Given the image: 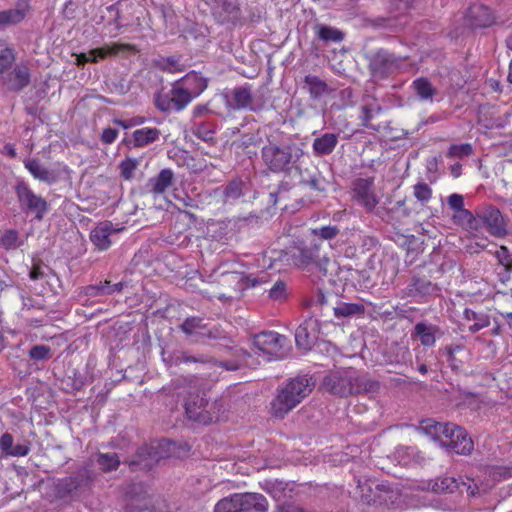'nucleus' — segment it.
Segmentation results:
<instances>
[{"label":"nucleus","instance_id":"obj_1","mask_svg":"<svg viewBox=\"0 0 512 512\" xmlns=\"http://www.w3.org/2000/svg\"><path fill=\"white\" fill-rule=\"evenodd\" d=\"M314 386L312 377L297 376L290 379L277 389L271 402V414L280 419L284 418L312 392Z\"/></svg>","mask_w":512,"mask_h":512},{"label":"nucleus","instance_id":"obj_2","mask_svg":"<svg viewBox=\"0 0 512 512\" xmlns=\"http://www.w3.org/2000/svg\"><path fill=\"white\" fill-rule=\"evenodd\" d=\"M31 81L29 67L24 63H16L15 51L12 48L0 50V88L8 93H20Z\"/></svg>","mask_w":512,"mask_h":512},{"label":"nucleus","instance_id":"obj_3","mask_svg":"<svg viewBox=\"0 0 512 512\" xmlns=\"http://www.w3.org/2000/svg\"><path fill=\"white\" fill-rule=\"evenodd\" d=\"M304 151L296 144L278 145L268 141L261 149L263 164L272 173H290L298 169Z\"/></svg>","mask_w":512,"mask_h":512},{"label":"nucleus","instance_id":"obj_4","mask_svg":"<svg viewBox=\"0 0 512 512\" xmlns=\"http://www.w3.org/2000/svg\"><path fill=\"white\" fill-rule=\"evenodd\" d=\"M320 250L321 244L314 242L310 246L291 247L289 251L285 252L284 257H286V261L289 264L292 263L302 268L315 266L319 271L326 274L330 260L325 255H321Z\"/></svg>","mask_w":512,"mask_h":512},{"label":"nucleus","instance_id":"obj_5","mask_svg":"<svg viewBox=\"0 0 512 512\" xmlns=\"http://www.w3.org/2000/svg\"><path fill=\"white\" fill-rule=\"evenodd\" d=\"M357 370L353 368L330 371L322 381V388L327 392L340 397L355 394L357 386Z\"/></svg>","mask_w":512,"mask_h":512},{"label":"nucleus","instance_id":"obj_6","mask_svg":"<svg viewBox=\"0 0 512 512\" xmlns=\"http://www.w3.org/2000/svg\"><path fill=\"white\" fill-rule=\"evenodd\" d=\"M175 449L176 443L174 441L168 439L152 441L138 449L137 459L132 461L131 465H140L144 469H150L161 459L170 457Z\"/></svg>","mask_w":512,"mask_h":512},{"label":"nucleus","instance_id":"obj_7","mask_svg":"<svg viewBox=\"0 0 512 512\" xmlns=\"http://www.w3.org/2000/svg\"><path fill=\"white\" fill-rule=\"evenodd\" d=\"M14 191L21 210L34 214L35 219L41 221L49 210L46 199L36 194L24 180L17 181Z\"/></svg>","mask_w":512,"mask_h":512},{"label":"nucleus","instance_id":"obj_8","mask_svg":"<svg viewBox=\"0 0 512 512\" xmlns=\"http://www.w3.org/2000/svg\"><path fill=\"white\" fill-rule=\"evenodd\" d=\"M249 354L243 349H234L233 350V358L225 361H216L212 357H207L204 355L192 356L187 352H180L174 356V364L179 365L181 363H209L213 367H219L226 371H236L240 369L242 366L247 365V358Z\"/></svg>","mask_w":512,"mask_h":512},{"label":"nucleus","instance_id":"obj_9","mask_svg":"<svg viewBox=\"0 0 512 512\" xmlns=\"http://www.w3.org/2000/svg\"><path fill=\"white\" fill-rule=\"evenodd\" d=\"M194 98L177 81L172 84L168 92L155 95V106L161 112H180L184 110Z\"/></svg>","mask_w":512,"mask_h":512},{"label":"nucleus","instance_id":"obj_10","mask_svg":"<svg viewBox=\"0 0 512 512\" xmlns=\"http://www.w3.org/2000/svg\"><path fill=\"white\" fill-rule=\"evenodd\" d=\"M223 405L221 402L215 401L208 403L203 398L197 401L187 402L185 405L187 416L198 423L207 425L217 421L220 417Z\"/></svg>","mask_w":512,"mask_h":512},{"label":"nucleus","instance_id":"obj_11","mask_svg":"<svg viewBox=\"0 0 512 512\" xmlns=\"http://www.w3.org/2000/svg\"><path fill=\"white\" fill-rule=\"evenodd\" d=\"M286 342L285 336L274 331L261 332L254 337L255 347L263 354L275 359H282L286 355Z\"/></svg>","mask_w":512,"mask_h":512},{"label":"nucleus","instance_id":"obj_12","mask_svg":"<svg viewBox=\"0 0 512 512\" xmlns=\"http://www.w3.org/2000/svg\"><path fill=\"white\" fill-rule=\"evenodd\" d=\"M211 13L217 23L236 26L242 20V11L237 0H213Z\"/></svg>","mask_w":512,"mask_h":512},{"label":"nucleus","instance_id":"obj_13","mask_svg":"<svg viewBox=\"0 0 512 512\" xmlns=\"http://www.w3.org/2000/svg\"><path fill=\"white\" fill-rule=\"evenodd\" d=\"M124 52H137V49L132 44L111 43L100 48L90 50L88 53H80L76 55V64L84 66L86 63H96L100 59H105L107 56H116Z\"/></svg>","mask_w":512,"mask_h":512},{"label":"nucleus","instance_id":"obj_14","mask_svg":"<svg viewBox=\"0 0 512 512\" xmlns=\"http://www.w3.org/2000/svg\"><path fill=\"white\" fill-rule=\"evenodd\" d=\"M352 198L366 211H373L379 202L375 194L374 178L371 177L356 179L353 182Z\"/></svg>","mask_w":512,"mask_h":512},{"label":"nucleus","instance_id":"obj_15","mask_svg":"<svg viewBox=\"0 0 512 512\" xmlns=\"http://www.w3.org/2000/svg\"><path fill=\"white\" fill-rule=\"evenodd\" d=\"M441 444L461 455H469L474 447L467 432L453 423H450L447 434L441 439Z\"/></svg>","mask_w":512,"mask_h":512},{"label":"nucleus","instance_id":"obj_16","mask_svg":"<svg viewBox=\"0 0 512 512\" xmlns=\"http://www.w3.org/2000/svg\"><path fill=\"white\" fill-rule=\"evenodd\" d=\"M401 62V58L386 50H379L371 58L369 67L374 77L385 78L399 69Z\"/></svg>","mask_w":512,"mask_h":512},{"label":"nucleus","instance_id":"obj_17","mask_svg":"<svg viewBox=\"0 0 512 512\" xmlns=\"http://www.w3.org/2000/svg\"><path fill=\"white\" fill-rule=\"evenodd\" d=\"M320 322L313 317L305 319L296 329L295 341L298 348L310 350L318 340Z\"/></svg>","mask_w":512,"mask_h":512},{"label":"nucleus","instance_id":"obj_18","mask_svg":"<svg viewBox=\"0 0 512 512\" xmlns=\"http://www.w3.org/2000/svg\"><path fill=\"white\" fill-rule=\"evenodd\" d=\"M483 226L494 237L503 238L508 234L507 222L501 211L492 205L481 208Z\"/></svg>","mask_w":512,"mask_h":512},{"label":"nucleus","instance_id":"obj_19","mask_svg":"<svg viewBox=\"0 0 512 512\" xmlns=\"http://www.w3.org/2000/svg\"><path fill=\"white\" fill-rule=\"evenodd\" d=\"M496 21L492 10L483 4L471 5L465 15V23L472 29L487 28Z\"/></svg>","mask_w":512,"mask_h":512},{"label":"nucleus","instance_id":"obj_20","mask_svg":"<svg viewBox=\"0 0 512 512\" xmlns=\"http://www.w3.org/2000/svg\"><path fill=\"white\" fill-rule=\"evenodd\" d=\"M240 512H268V501L260 493H236Z\"/></svg>","mask_w":512,"mask_h":512},{"label":"nucleus","instance_id":"obj_21","mask_svg":"<svg viewBox=\"0 0 512 512\" xmlns=\"http://www.w3.org/2000/svg\"><path fill=\"white\" fill-rule=\"evenodd\" d=\"M121 229L115 228L110 221L100 222L90 233L92 243L99 250H106L111 245V236Z\"/></svg>","mask_w":512,"mask_h":512},{"label":"nucleus","instance_id":"obj_22","mask_svg":"<svg viewBox=\"0 0 512 512\" xmlns=\"http://www.w3.org/2000/svg\"><path fill=\"white\" fill-rule=\"evenodd\" d=\"M24 166L35 179L41 182L52 185L58 181V173L46 168L36 158L26 159Z\"/></svg>","mask_w":512,"mask_h":512},{"label":"nucleus","instance_id":"obj_23","mask_svg":"<svg viewBox=\"0 0 512 512\" xmlns=\"http://www.w3.org/2000/svg\"><path fill=\"white\" fill-rule=\"evenodd\" d=\"M469 483L462 481L460 478L456 479L454 477H444L435 483V489L440 492H448L452 493L454 491H459L463 493L467 492L468 495L474 496L476 494L477 486L474 485L472 487V480H469Z\"/></svg>","mask_w":512,"mask_h":512},{"label":"nucleus","instance_id":"obj_24","mask_svg":"<svg viewBox=\"0 0 512 512\" xmlns=\"http://www.w3.org/2000/svg\"><path fill=\"white\" fill-rule=\"evenodd\" d=\"M124 288L123 282L112 283L109 280L100 281L97 284L88 285L82 288L81 293L87 297L108 296L114 293L122 292Z\"/></svg>","mask_w":512,"mask_h":512},{"label":"nucleus","instance_id":"obj_25","mask_svg":"<svg viewBox=\"0 0 512 512\" xmlns=\"http://www.w3.org/2000/svg\"><path fill=\"white\" fill-rule=\"evenodd\" d=\"M339 136L335 133H324L316 137L312 143L313 154L316 157L330 155L338 144Z\"/></svg>","mask_w":512,"mask_h":512},{"label":"nucleus","instance_id":"obj_26","mask_svg":"<svg viewBox=\"0 0 512 512\" xmlns=\"http://www.w3.org/2000/svg\"><path fill=\"white\" fill-rule=\"evenodd\" d=\"M174 173L171 169H162L159 174L148 180L146 187L154 195L163 194L173 183Z\"/></svg>","mask_w":512,"mask_h":512},{"label":"nucleus","instance_id":"obj_27","mask_svg":"<svg viewBox=\"0 0 512 512\" xmlns=\"http://www.w3.org/2000/svg\"><path fill=\"white\" fill-rule=\"evenodd\" d=\"M436 290V286L426 278L413 277L411 282L404 290V294L408 297L423 298L432 294Z\"/></svg>","mask_w":512,"mask_h":512},{"label":"nucleus","instance_id":"obj_28","mask_svg":"<svg viewBox=\"0 0 512 512\" xmlns=\"http://www.w3.org/2000/svg\"><path fill=\"white\" fill-rule=\"evenodd\" d=\"M183 88L193 97H198L206 88L207 82L196 72H190L177 80Z\"/></svg>","mask_w":512,"mask_h":512},{"label":"nucleus","instance_id":"obj_29","mask_svg":"<svg viewBox=\"0 0 512 512\" xmlns=\"http://www.w3.org/2000/svg\"><path fill=\"white\" fill-rule=\"evenodd\" d=\"M0 449L6 456L22 457L28 455L30 447L28 444L13 445V436L10 433H4L0 437Z\"/></svg>","mask_w":512,"mask_h":512},{"label":"nucleus","instance_id":"obj_30","mask_svg":"<svg viewBox=\"0 0 512 512\" xmlns=\"http://www.w3.org/2000/svg\"><path fill=\"white\" fill-rule=\"evenodd\" d=\"M27 7V0H23V3L16 8L0 11V26L20 23L26 16Z\"/></svg>","mask_w":512,"mask_h":512},{"label":"nucleus","instance_id":"obj_31","mask_svg":"<svg viewBox=\"0 0 512 512\" xmlns=\"http://www.w3.org/2000/svg\"><path fill=\"white\" fill-rule=\"evenodd\" d=\"M439 332L437 326L424 322H419L414 327V334L419 337L421 344L427 347L434 346Z\"/></svg>","mask_w":512,"mask_h":512},{"label":"nucleus","instance_id":"obj_32","mask_svg":"<svg viewBox=\"0 0 512 512\" xmlns=\"http://www.w3.org/2000/svg\"><path fill=\"white\" fill-rule=\"evenodd\" d=\"M304 87L312 99H319L330 92L327 83L315 75L305 76Z\"/></svg>","mask_w":512,"mask_h":512},{"label":"nucleus","instance_id":"obj_33","mask_svg":"<svg viewBox=\"0 0 512 512\" xmlns=\"http://www.w3.org/2000/svg\"><path fill=\"white\" fill-rule=\"evenodd\" d=\"M450 423H441L433 419H426L420 422L419 429L433 439H443L447 434Z\"/></svg>","mask_w":512,"mask_h":512},{"label":"nucleus","instance_id":"obj_34","mask_svg":"<svg viewBox=\"0 0 512 512\" xmlns=\"http://www.w3.org/2000/svg\"><path fill=\"white\" fill-rule=\"evenodd\" d=\"M233 104L232 108L236 110L249 109L256 110L252 105V93L250 87L242 86L233 90Z\"/></svg>","mask_w":512,"mask_h":512},{"label":"nucleus","instance_id":"obj_35","mask_svg":"<svg viewBox=\"0 0 512 512\" xmlns=\"http://www.w3.org/2000/svg\"><path fill=\"white\" fill-rule=\"evenodd\" d=\"M439 353L446 358L449 366L453 370H459L462 367L463 356L465 355L463 346H447L443 350H440Z\"/></svg>","mask_w":512,"mask_h":512},{"label":"nucleus","instance_id":"obj_36","mask_svg":"<svg viewBox=\"0 0 512 512\" xmlns=\"http://www.w3.org/2000/svg\"><path fill=\"white\" fill-rule=\"evenodd\" d=\"M160 137V130L157 128L144 127L133 132L134 145L144 147L157 141Z\"/></svg>","mask_w":512,"mask_h":512},{"label":"nucleus","instance_id":"obj_37","mask_svg":"<svg viewBox=\"0 0 512 512\" xmlns=\"http://www.w3.org/2000/svg\"><path fill=\"white\" fill-rule=\"evenodd\" d=\"M180 329L188 336L202 338V335L205 334L206 324L203 322L202 318L189 317L183 321L180 325Z\"/></svg>","mask_w":512,"mask_h":512},{"label":"nucleus","instance_id":"obj_38","mask_svg":"<svg viewBox=\"0 0 512 512\" xmlns=\"http://www.w3.org/2000/svg\"><path fill=\"white\" fill-rule=\"evenodd\" d=\"M364 312L365 307L360 303L342 302L334 308V314L337 318H347L356 315H363Z\"/></svg>","mask_w":512,"mask_h":512},{"label":"nucleus","instance_id":"obj_39","mask_svg":"<svg viewBox=\"0 0 512 512\" xmlns=\"http://www.w3.org/2000/svg\"><path fill=\"white\" fill-rule=\"evenodd\" d=\"M316 34L323 42H341L344 39V33L334 27L327 25H317L315 27Z\"/></svg>","mask_w":512,"mask_h":512},{"label":"nucleus","instance_id":"obj_40","mask_svg":"<svg viewBox=\"0 0 512 512\" xmlns=\"http://www.w3.org/2000/svg\"><path fill=\"white\" fill-rule=\"evenodd\" d=\"M357 386V390H355V394L366 393V394H376L380 389V383L374 379L368 378L365 375L360 374L357 371V381L355 383Z\"/></svg>","mask_w":512,"mask_h":512},{"label":"nucleus","instance_id":"obj_41","mask_svg":"<svg viewBox=\"0 0 512 512\" xmlns=\"http://www.w3.org/2000/svg\"><path fill=\"white\" fill-rule=\"evenodd\" d=\"M464 316L467 320L474 321V323L469 326V331L472 333L478 332L490 325V319L486 314L476 313L471 309H465Z\"/></svg>","mask_w":512,"mask_h":512},{"label":"nucleus","instance_id":"obj_42","mask_svg":"<svg viewBox=\"0 0 512 512\" xmlns=\"http://www.w3.org/2000/svg\"><path fill=\"white\" fill-rule=\"evenodd\" d=\"M413 88L421 100H431L436 94V89L426 78H418L413 81Z\"/></svg>","mask_w":512,"mask_h":512},{"label":"nucleus","instance_id":"obj_43","mask_svg":"<svg viewBox=\"0 0 512 512\" xmlns=\"http://www.w3.org/2000/svg\"><path fill=\"white\" fill-rule=\"evenodd\" d=\"M191 130L193 135H195L198 139H201L205 142H210L214 139L215 129L212 123H194Z\"/></svg>","mask_w":512,"mask_h":512},{"label":"nucleus","instance_id":"obj_44","mask_svg":"<svg viewBox=\"0 0 512 512\" xmlns=\"http://www.w3.org/2000/svg\"><path fill=\"white\" fill-rule=\"evenodd\" d=\"M267 292L269 299L278 302L286 300L289 295L287 284L282 280H277Z\"/></svg>","mask_w":512,"mask_h":512},{"label":"nucleus","instance_id":"obj_45","mask_svg":"<svg viewBox=\"0 0 512 512\" xmlns=\"http://www.w3.org/2000/svg\"><path fill=\"white\" fill-rule=\"evenodd\" d=\"M97 462L100 468L105 472L116 470L120 464V460L116 453L99 454Z\"/></svg>","mask_w":512,"mask_h":512},{"label":"nucleus","instance_id":"obj_46","mask_svg":"<svg viewBox=\"0 0 512 512\" xmlns=\"http://www.w3.org/2000/svg\"><path fill=\"white\" fill-rule=\"evenodd\" d=\"M214 512H240L236 493L219 500L214 507Z\"/></svg>","mask_w":512,"mask_h":512},{"label":"nucleus","instance_id":"obj_47","mask_svg":"<svg viewBox=\"0 0 512 512\" xmlns=\"http://www.w3.org/2000/svg\"><path fill=\"white\" fill-rule=\"evenodd\" d=\"M288 484L282 481H267L264 486V490L269 493L275 500H280L282 497H286V489Z\"/></svg>","mask_w":512,"mask_h":512},{"label":"nucleus","instance_id":"obj_48","mask_svg":"<svg viewBox=\"0 0 512 512\" xmlns=\"http://www.w3.org/2000/svg\"><path fill=\"white\" fill-rule=\"evenodd\" d=\"M312 234L320 240H333L340 234V229L336 225H326L311 230Z\"/></svg>","mask_w":512,"mask_h":512},{"label":"nucleus","instance_id":"obj_49","mask_svg":"<svg viewBox=\"0 0 512 512\" xmlns=\"http://www.w3.org/2000/svg\"><path fill=\"white\" fill-rule=\"evenodd\" d=\"M473 153V148L471 144L465 143V144H454L451 145L447 151V157L448 158H464L468 157Z\"/></svg>","mask_w":512,"mask_h":512},{"label":"nucleus","instance_id":"obj_50","mask_svg":"<svg viewBox=\"0 0 512 512\" xmlns=\"http://www.w3.org/2000/svg\"><path fill=\"white\" fill-rule=\"evenodd\" d=\"M0 246L6 250L16 249L20 246L19 234L16 230H7L0 238Z\"/></svg>","mask_w":512,"mask_h":512},{"label":"nucleus","instance_id":"obj_51","mask_svg":"<svg viewBox=\"0 0 512 512\" xmlns=\"http://www.w3.org/2000/svg\"><path fill=\"white\" fill-rule=\"evenodd\" d=\"M139 166V160L133 158H127L123 160L119 167L121 170V176L125 180H130L134 177V172Z\"/></svg>","mask_w":512,"mask_h":512},{"label":"nucleus","instance_id":"obj_52","mask_svg":"<svg viewBox=\"0 0 512 512\" xmlns=\"http://www.w3.org/2000/svg\"><path fill=\"white\" fill-rule=\"evenodd\" d=\"M414 196L422 204L427 203L432 198V189L425 182H419L414 185Z\"/></svg>","mask_w":512,"mask_h":512},{"label":"nucleus","instance_id":"obj_53","mask_svg":"<svg viewBox=\"0 0 512 512\" xmlns=\"http://www.w3.org/2000/svg\"><path fill=\"white\" fill-rule=\"evenodd\" d=\"M242 195V184L239 181L230 182L223 192L225 202H231Z\"/></svg>","mask_w":512,"mask_h":512},{"label":"nucleus","instance_id":"obj_54","mask_svg":"<svg viewBox=\"0 0 512 512\" xmlns=\"http://www.w3.org/2000/svg\"><path fill=\"white\" fill-rule=\"evenodd\" d=\"M29 357L35 361L47 360L51 357V348L47 345H35L29 350Z\"/></svg>","mask_w":512,"mask_h":512},{"label":"nucleus","instance_id":"obj_55","mask_svg":"<svg viewBox=\"0 0 512 512\" xmlns=\"http://www.w3.org/2000/svg\"><path fill=\"white\" fill-rule=\"evenodd\" d=\"M495 255L505 271L509 272L512 270V254L507 247L501 246Z\"/></svg>","mask_w":512,"mask_h":512},{"label":"nucleus","instance_id":"obj_56","mask_svg":"<svg viewBox=\"0 0 512 512\" xmlns=\"http://www.w3.org/2000/svg\"><path fill=\"white\" fill-rule=\"evenodd\" d=\"M483 227L482 212L481 209H479L476 214L472 213L471 217L468 219V222L463 228L471 233H476L479 232Z\"/></svg>","mask_w":512,"mask_h":512},{"label":"nucleus","instance_id":"obj_57","mask_svg":"<svg viewBox=\"0 0 512 512\" xmlns=\"http://www.w3.org/2000/svg\"><path fill=\"white\" fill-rule=\"evenodd\" d=\"M161 68L169 73L181 72L183 71L182 65L179 63V59L174 57H167L162 60Z\"/></svg>","mask_w":512,"mask_h":512},{"label":"nucleus","instance_id":"obj_58","mask_svg":"<svg viewBox=\"0 0 512 512\" xmlns=\"http://www.w3.org/2000/svg\"><path fill=\"white\" fill-rule=\"evenodd\" d=\"M380 111L379 106L364 105L361 107V120L365 127L369 126V121L373 118L374 114Z\"/></svg>","mask_w":512,"mask_h":512},{"label":"nucleus","instance_id":"obj_59","mask_svg":"<svg viewBox=\"0 0 512 512\" xmlns=\"http://www.w3.org/2000/svg\"><path fill=\"white\" fill-rule=\"evenodd\" d=\"M151 502L148 499V497L143 496L141 499H134L132 498L130 500V503L128 504V507L130 511H143L150 508Z\"/></svg>","mask_w":512,"mask_h":512},{"label":"nucleus","instance_id":"obj_60","mask_svg":"<svg viewBox=\"0 0 512 512\" xmlns=\"http://www.w3.org/2000/svg\"><path fill=\"white\" fill-rule=\"evenodd\" d=\"M472 212L462 208L461 210H458L454 212L452 215V221L454 224L461 226L462 228L465 226V224L468 222V219L471 217Z\"/></svg>","mask_w":512,"mask_h":512},{"label":"nucleus","instance_id":"obj_61","mask_svg":"<svg viewBox=\"0 0 512 512\" xmlns=\"http://www.w3.org/2000/svg\"><path fill=\"white\" fill-rule=\"evenodd\" d=\"M449 207L454 211L464 208V198L461 194L453 193L447 198Z\"/></svg>","mask_w":512,"mask_h":512},{"label":"nucleus","instance_id":"obj_62","mask_svg":"<svg viewBox=\"0 0 512 512\" xmlns=\"http://www.w3.org/2000/svg\"><path fill=\"white\" fill-rule=\"evenodd\" d=\"M202 338L218 340V339H225L226 335H225L224 331L221 330L219 327L213 326L211 328L206 327L205 334L202 335Z\"/></svg>","mask_w":512,"mask_h":512},{"label":"nucleus","instance_id":"obj_63","mask_svg":"<svg viewBox=\"0 0 512 512\" xmlns=\"http://www.w3.org/2000/svg\"><path fill=\"white\" fill-rule=\"evenodd\" d=\"M300 184L307 186L310 189L315 190V191H323L324 190V187L321 186L319 178L315 175L310 176L309 179L302 178L300 180Z\"/></svg>","mask_w":512,"mask_h":512},{"label":"nucleus","instance_id":"obj_64","mask_svg":"<svg viewBox=\"0 0 512 512\" xmlns=\"http://www.w3.org/2000/svg\"><path fill=\"white\" fill-rule=\"evenodd\" d=\"M277 512H308L294 502H285L277 507Z\"/></svg>","mask_w":512,"mask_h":512}]
</instances>
